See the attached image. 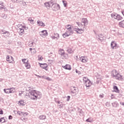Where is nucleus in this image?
Segmentation results:
<instances>
[{
  "instance_id": "nucleus-1",
  "label": "nucleus",
  "mask_w": 124,
  "mask_h": 124,
  "mask_svg": "<svg viewBox=\"0 0 124 124\" xmlns=\"http://www.w3.org/2000/svg\"><path fill=\"white\" fill-rule=\"evenodd\" d=\"M32 90V87H30L28 89H26V91H28L29 93H27L25 95L27 98H31L32 100L36 101L37 99H40L42 97V94L39 91H37L36 90Z\"/></svg>"
},
{
  "instance_id": "nucleus-2",
  "label": "nucleus",
  "mask_w": 124,
  "mask_h": 124,
  "mask_svg": "<svg viewBox=\"0 0 124 124\" xmlns=\"http://www.w3.org/2000/svg\"><path fill=\"white\" fill-rule=\"evenodd\" d=\"M111 76L112 77H115L116 80H120L122 81L123 80V77L120 75V73H118L117 70H113L111 73Z\"/></svg>"
},
{
  "instance_id": "nucleus-3",
  "label": "nucleus",
  "mask_w": 124,
  "mask_h": 124,
  "mask_svg": "<svg viewBox=\"0 0 124 124\" xmlns=\"http://www.w3.org/2000/svg\"><path fill=\"white\" fill-rule=\"evenodd\" d=\"M81 23L80 22H76L78 26V27H82V26H84V27L86 26H88V24H89V22L88 21V19L86 18H83L81 20Z\"/></svg>"
},
{
  "instance_id": "nucleus-4",
  "label": "nucleus",
  "mask_w": 124,
  "mask_h": 124,
  "mask_svg": "<svg viewBox=\"0 0 124 124\" xmlns=\"http://www.w3.org/2000/svg\"><path fill=\"white\" fill-rule=\"evenodd\" d=\"M39 34L42 37H45V36H48V32L47 30H43L39 32Z\"/></svg>"
},
{
  "instance_id": "nucleus-5",
  "label": "nucleus",
  "mask_w": 124,
  "mask_h": 124,
  "mask_svg": "<svg viewBox=\"0 0 124 124\" xmlns=\"http://www.w3.org/2000/svg\"><path fill=\"white\" fill-rule=\"evenodd\" d=\"M6 61L10 63H11L14 61V59H13L12 56L8 55L6 56Z\"/></svg>"
},
{
  "instance_id": "nucleus-6",
  "label": "nucleus",
  "mask_w": 124,
  "mask_h": 124,
  "mask_svg": "<svg viewBox=\"0 0 124 124\" xmlns=\"http://www.w3.org/2000/svg\"><path fill=\"white\" fill-rule=\"evenodd\" d=\"M96 38L100 40L101 42L103 41V39L104 38V36L102 34H98L96 35Z\"/></svg>"
},
{
  "instance_id": "nucleus-7",
  "label": "nucleus",
  "mask_w": 124,
  "mask_h": 124,
  "mask_svg": "<svg viewBox=\"0 0 124 124\" xmlns=\"http://www.w3.org/2000/svg\"><path fill=\"white\" fill-rule=\"evenodd\" d=\"M2 34H6V35L5 36V37H8L9 35H10V33L8 31H4L3 30H2L1 31Z\"/></svg>"
},
{
  "instance_id": "nucleus-8",
  "label": "nucleus",
  "mask_w": 124,
  "mask_h": 124,
  "mask_svg": "<svg viewBox=\"0 0 124 124\" xmlns=\"http://www.w3.org/2000/svg\"><path fill=\"white\" fill-rule=\"evenodd\" d=\"M84 84H85V86L86 88H90L91 86H92V82L91 80H88L87 82H85Z\"/></svg>"
},
{
  "instance_id": "nucleus-9",
  "label": "nucleus",
  "mask_w": 124,
  "mask_h": 124,
  "mask_svg": "<svg viewBox=\"0 0 124 124\" xmlns=\"http://www.w3.org/2000/svg\"><path fill=\"white\" fill-rule=\"evenodd\" d=\"M40 66L42 67V68H43V69H45L46 70H47V68L48 67V65L47 63H40Z\"/></svg>"
},
{
  "instance_id": "nucleus-10",
  "label": "nucleus",
  "mask_w": 124,
  "mask_h": 124,
  "mask_svg": "<svg viewBox=\"0 0 124 124\" xmlns=\"http://www.w3.org/2000/svg\"><path fill=\"white\" fill-rule=\"evenodd\" d=\"M17 31L19 32L20 35H22V34H24V30L23 28H17Z\"/></svg>"
},
{
  "instance_id": "nucleus-11",
  "label": "nucleus",
  "mask_w": 124,
  "mask_h": 124,
  "mask_svg": "<svg viewBox=\"0 0 124 124\" xmlns=\"http://www.w3.org/2000/svg\"><path fill=\"white\" fill-rule=\"evenodd\" d=\"M110 46L112 49H117V43H115V42H112Z\"/></svg>"
},
{
  "instance_id": "nucleus-12",
  "label": "nucleus",
  "mask_w": 124,
  "mask_h": 124,
  "mask_svg": "<svg viewBox=\"0 0 124 124\" xmlns=\"http://www.w3.org/2000/svg\"><path fill=\"white\" fill-rule=\"evenodd\" d=\"M37 23L38 26H40L41 27H45V24H44L42 21L38 20L37 21Z\"/></svg>"
},
{
  "instance_id": "nucleus-13",
  "label": "nucleus",
  "mask_w": 124,
  "mask_h": 124,
  "mask_svg": "<svg viewBox=\"0 0 124 124\" xmlns=\"http://www.w3.org/2000/svg\"><path fill=\"white\" fill-rule=\"evenodd\" d=\"M54 35H57V36H51V37L52 39H59V38H60V35L59 33H55Z\"/></svg>"
},
{
  "instance_id": "nucleus-14",
  "label": "nucleus",
  "mask_w": 124,
  "mask_h": 124,
  "mask_svg": "<svg viewBox=\"0 0 124 124\" xmlns=\"http://www.w3.org/2000/svg\"><path fill=\"white\" fill-rule=\"evenodd\" d=\"M19 3L20 6H27V4L26 3V2L24 1L23 0L19 1Z\"/></svg>"
},
{
  "instance_id": "nucleus-15",
  "label": "nucleus",
  "mask_w": 124,
  "mask_h": 124,
  "mask_svg": "<svg viewBox=\"0 0 124 124\" xmlns=\"http://www.w3.org/2000/svg\"><path fill=\"white\" fill-rule=\"evenodd\" d=\"M59 54L61 55V56H62L63 57H64V55H65V52H64V50L63 49H60L59 50Z\"/></svg>"
},
{
  "instance_id": "nucleus-16",
  "label": "nucleus",
  "mask_w": 124,
  "mask_h": 124,
  "mask_svg": "<svg viewBox=\"0 0 124 124\" xmlns=\"http://www.w3.org/2000/svg\"><path fill=\"white\" fill-rule=\"evenodd\" d=\"M71 92L72 93H76L77 92V88L75 87H72L71 89Z\"/></svg>"
},
{
  "instance_id": "nucleus-17",
  "label": "nucleus",
  "mask_w": 124,
  "mask_h": 124,
  "mask_svg": "<svg viewBox=\"0 0 124 124\" xmlns=\"http://www.w3.org/2000/svg\"><path fill=\"white\" fill-rule=\"evenodd\" d=\"M76 31H77V33H78V34H81V33H83V32H84L83 29L79 28L77 29V30H76Z\"/></svg>"
},
{
  "instance_id": "nucleus-18",
  "label": "nucleus",
  "mask_w": 124,
  "mask_h": 124,
  "mask_svg": "<svg viewBox=\"0 0 124 124\" xmlns=\"http://www.w3.org/2000/svg\"><path fill=\"white\" fill-rule=\"evenodd\" d=\"M44 5H45L46 7L47 8V9H50V7L52 6L49 2H46L44 3Z\"/></svg>"
},
{
  "instance_id": "nucleus-19",
  "label": "nucleus",
  "mask_w": 124,
  "mask_h": 124,
  "mask_svg": "<svg viewBox=\"0 0 124 124\" xmlns=\"http://www.w3.org/2000/svg\"><path fill=\"white\" fill-rule=\"evenodd\" d=\"M63 68H64V69H67V70H71V66L69 64H66L65 66H64Z\"/></svg>"
},
{
  "instance_id": "nucleus-20",
  "label": "nucleus",
  "mask_w": 124,
  "mask_h": 124,
  "mask_svg": "<svg viewBox=\"0 0 124 124\" xmlns=\"http://www.w3.org/2000/svg\"><path fill=\"white\" fill-rule=\"evenodd\" d=\"M111 104L113 107H115L116 108L119 107V103H118L117 102H114L111 103Z\"/></svg>"
},
{
  "instance_id": "nucleus-21",
  "label": "nucleus",
  "mask_w": 124,
  "mask_h": 124,
  "mask_svg": "<svg viewBox=\"0 0 124 124\" xmlns=\"http://www.w3.org/2000/svg\"><path fill=\"white\" fill-rule=\"evenodd\" d=\"M18 104L20 105V106H25V102H24V100H20L18 102Z\"/></svg>"
},
{
  "instance_id": "nucleus-22",
  "label": "nucleus",
  "mask_w": 124,
  "mask_h": 124,
  "mask_svg": "<svg viewBox=\"0 0 124 124\" xmlns=\"http://www.w3.org/2000/svg\"><path fill=\"white\" fill-rule=\"evenodd\" d=\"M119 25L120 28H124V20L120 22Z\"/></svg>"
},
{
  "instance_id": "nucleus-23",
  "label": "nucleus",
  "mask_w": 124,
  "mask_h": 124,
  "mask_svg": "<svg viewBox=\"0 0 124 124\" xmlns=\"http://www.w3.org/2000/svg\"><path fill=\"white\" fill-rule=\"evenodd\" d=\"M116 20H118V21H120L121 20H123V17H122L120 15L117 14L116 16Z\"/></svg>"
},
{
  "instance_id": "nucleus-24",
  "label": "nucleus",
  "mask_w": 124,
  "mask_h": 124,
  "mask_svg": "<svg viewBox=\"0 0 124 124\" xmlns=\"http://www.w3.org/2000/svg\"><path fill=\"white\" fill-rule=\"evenodd\" d=\"M113 90L115 93H119L120 92V91L119 90V88H118V86H113Z\"/></svg>"
},
{
  "instance_id": "nucleus-25",
  "label": "nucleus",
  "mask_w": 124,
  "mask_h": 124,
  "mask_svg": "<svg viewBox=\"0 0 124 124\" xmlns=\"http://www.w3.org/2000/svg\"><path fill=\"white\" fill-rule=\"evenodd\" d=\"M17 113L18 115H19V116H25V114H26L25 112L20 111H17Z\"/></svg>"
},
{
  "instance_id": "nucleus-26",
  "label": "nucleus",
  "mask_w": 124,
  "mask_h": 124,
  "mask_svg": "<svg viewBox=\"0 0 124 124\" xmlns=\"http://www.w3.org/2000/svg\"><path fill=\"white\" fill-rule=\"evenodd\" d=\"M51 6L53 11H57V9H56V8H57V6H56V3L52 4V6Z\"/></svg>"
},
{
  "instance_id": "nucleus-27",
  "label": "nucleus",
  "mask_w": 124,
  "mask_h": 124,
  "mask_svg": "<svg viewBox=\"0 0 124 124\" xmlns=\"http://www.w3.org/2000/svg\"><path fill=\"white\" fill-rule=\"evenodd\" d=\"M25 65L27 69H29V68H31V64H30L29 62L27 63H26Z\"/></svg>"
},
{
  "instance_id": "nucleus-28",
  "label": "nucleus",
  "mask_w": 124,
  "mask_h": 124,
  "mask_svg": "<svg viewBox=\"0 0 124 124\" xmlns=\"http://www.w3.org/2000/svg\"><path fill=\"white\" fill-rule=\"evenodd\" d=\"M9 90V93H13L15 92V89L14 88H10Z\"/></svg>"
},
{
  "instance_id": "nucleus-29",
  "label": "nucleus",
  "mask_w": 124,
  "mask_h": 124,
  "mask_svg": "<svg viewBox=\"0 0 124 124\" xmlns=\"http://www.w3.org/2000/svg\"><path fill=\"white\" fill-rule=\"evenodd\" d=\"M118 14H111V17L112 18V19H116L117 18V15Z\"/></svg>"
},
{
  "instance_id": "nucleus-30",
  "label": "nucleus",
  "mask_w": 124,
  "mask_h": 124,
  "mask_svg": "<svg viewBox=\"0 0 124 124\" xmlns=\"http://www.w3.org/2000/svg\"><path fill=\"white\" fill-rule=\"evenodd\" d=\"M6 121L4 119V117H2L0 119V123L3 124V123H6Z\"/></svg>"
},
{
  "instance_id": "nucleus-31",
  "label": "nucleus",
  "mask_w": 124,
  "mask_h": 124,
  "mask_svg": "<svg viewBox=\"0 0 124 124\" xmlns=\"http://www.w3.org/2000/svg\"><path fill=\"white\" fill-rule=\"evenodd\" d=\"M67 52H68L69 54H72V53H73V50H72V49L71 48H69L67 49Z\"/></svg>"
},
{
  "instance_id": "nucleus-32",
  "label": "nucleus",
  "mask_w": 124,
  "mask_h": 124,
  "mask_svg": "<svg viewBox=\"0 0 124 124\" xmlns=\"http://www.w3.org/2000/svg\"><path fill=\"white\" fill-rule=\"evenodd\" d=\"M40 120H45L46 119V116L45 115H40L39 116Z\"/></svg>"
},
{
  "instance_id": "nucleus-33",
  "label": "nucleus",
  "mask_w": 124,
  "mask_h": 124,
  "mask_svg": "<svg viewBox=\"0 0 124 124\" xmlns=\"http://www.w3.org/2000/svg\"><path fill=\"white\" fill-rule=\"evenodd\" d=\"M55 6H56V11L57 10H60L61 7L60 6V4L56 3Z\"/></svg>"
},
{
  "instance_id": "nucleus-34",
  "label": "nucleus",
  "mask_w": 124,
  "mask_h": 124,
  "mask_svg": "<svg viewBox=\"0 0 124 124\" xmlns=\"http://www.w3.org/2000/svg\"><path fill=\"white\" fill-rule=\"evenodd\" d=\"M22 62H23V63H27V62H29V61L27 60L26 59H22Z\"/></svg>"
},
{
  "instance_id": "nucleus-35",
  "label": "nucleus",
  "mask_w": 124,
  "mask_h": 124,
  "mask_svg": "<svg viewBox=\"0 0 124 124\" xmlns=\"http://www.w3.org/2000/svg\"><path fill=\"white\" fill-rule=\"evenodd\" d=\"M62 3L64 7H66L67 6V2L65 0H62Z\"/></svg>"
},
{
  "instance_id": "nucleus-36",
  "label": "nucleus",
  "mask_w": 124,
  "mask_h": 124,
  "mask_svg": "<svg viewBox=\"0 0 124 124\" xmlns=\"http://www.w3.org/2000/svg\"><path fill=\"white\" fill-rule=\"evenodd\" d=\"M83 81L84 82V83H86V82H87V81H89V78L87 77H83Z\"/></svg>"
},
{
  "instance_id": "nucleus-37",
  "label": "nucleus",
  "mask_w": 124,
  "mask_h": 124,
  "mask_svg": "<svg viewBox=\"0 0 124 124\" xmlns=\"http://www.w3.org/2000/svg\"><path fill=\"white\" fill-rule=\"evenodd\" d=\"M3 91L5 93H9V89H4Z\"/></svg>"
},
{
  "instance_id": "nucleus-38",
  "label": "nucleus",
  "mask_w": 124,
  "mask_h": 124,
  "mask_svg": "<svg viewBox=\"0 0 124 124\" xmlns=\"http://www.w3.org/2000/svg\"><path fill=\"white\" fill-rule=\"evenodd\" d=\"M28 21L31 22V24H34V21L31 18L28 19Z\"/></svg>"
},
{
  "instance_id": "nucleus-39",
  "label": "nucleus",
  "mask_w": 124,
  "mask_h": 124,
  "mask_svg": "<svg viewBox=\"0 0 124 124\" xmlns=\"http://www.w3.org/2000/svg\"><path fill=\"white\" fill-rule=\"evenodd\" d=\"M35 44V43H34V42H32L31 43L29 44V46L30 47H33Z\"/></svg>"
},
{
  "instance_id": "nucleus-40",
  "label": "nucleus",
  "mask_w": 124,
  "mask_h": 124,
  "mask_svg": "<svg viewBox=\"0 0 124 124\" xmlns=\"http://www.w3.org/2000/svg\"><path fill=\"white\" fill-rule=\"evenodd\" d=\"M62 36L64 37V38H65V37H67V36H68V35L66 33V32H65L62 34Z\"/></svg>"
},
{
  "instance_id": "nucleus-41",
  "label": "nucleus",
  "mask_w": 124,
  "mask_h": 124,
  "mask_svg": "<svg viewBox=\"0 0 124 124\" xmlns=\"http://www.w3.org/2000/svg\"><path fill=\"white\" fill-rule=\"evenodd\" d=\"M80 60L82 62H87V60L84 58L80 59Z\"/></svg>"
},
{
  "instance_id": "nucleus-42",
  "label": "nucleus",
  "mask_w": 124,
  "mask_h": 124,
  "mask_svg": "<svg viewBox=\"0 0 124 124\" xmlns=\"http://www.w3.org/2000/svg\"><path fill=\"white\" fill-rule=\"evenodd\" d=\"M49 3V4H50V5H51V6H53V4H54L55 3H54V2H53V0H50L49 2H48Z\"/></svg>"
},
{
  "instance_id": "nucleus-43",
  "label": "nucleus",
  "mask_w": 124,
  "mask_h": 124,
  "mask_svg": "<svg viewBox=\"0 0 124 124\" xmlns=\"http://www.w3.org/2000/svg\"><path fill=\"white\" fill-rule=\"evenodd\" d=\"M86 122L87 123H92V120H90V118H88L86 120Z\"/></svg>"
},
{
  "instance_id": "nucleus-44",
  "label": "nucleus",
  "mask_w": 124,
  "mask_h": 124,
  "mask_svg": "<svg viewBox=\"0 0 124 124\" xmlns=\"http://www.w3.org/2000/svg\"><path fill=\"white\" fill-rule=\"evenodd\" d=\"M3 6V9L4 10V11H6V12L8 11V10H7V9H6V7H5V6Z\"/></svg>"
},
{
  "instance_id": "nucleus-45",
  "label": "nucleus",
  "mask_w": 124,
  "mask_h": 124,
  "mask_svg": "<svg viewBox=\"0 0 124 124\" xmlns=\"http://www.w3.org/2000/svg\"><path fill=\"white\" fill-rule=\"evenodd\" d=\"M16 27H18V29H20L21 28L20 27H22V24H18L17 25H16Z\"/></svg>"
},
{
  "instance_id": "nucleus-46",
  "label": "nucleus",
  "mask_w": 124,
  "mask_h": 124,
  "mask_svg": "<svg viewBox=\"0 0 124 124\" xmlns=\"http://www.w3.org/2000/svg\"><path fill=\"white\" fill-rule=\"evenodd\" d=\"M69 32H70V35H71V34H72L73 33V32H74L73 31H69Z\"/></svg>"
},
{
  "instance_id": "nucleus-47",
  "label": "nucleus",
  "mask_w": 124,
  "mask_h": 124,
  "mask_svg": "<svg viewBox=\"0 0 124 124\" xmlns=\"http://www.w3.org/2000/svg\"><path fill=\"white\" fill-rule=\"evenodd\" d=\"M46 80H47V81H51L52 80V79H51L50 78L47 77L46 78Z\"/></svg>"
},
{
  "instance_id": "nucleus-48",
  "label": "nucleus",
  "mask_w": 124,
  "mask_h": 124,
  "mask_svg": "<svg viewBox=\"0 0 124 124\" xmlns=\"http://www.w3.org/2000/svg\"><path fill=\"white\" fill-rule=\"evenodd\" d=\"M13 118V117L11 116V115H9V120H12V119Z\"/></svg>"
},
{
  "instance_id": "nucleus-49",
  "label": "nucleus",
  "mask_w": 124,
  "mask_h": 124,
  "mask_svg": "<svg viewBox=\"0 0 124 124\" xmlns=\"http://www.w3.org/2000/svg\"><path fill=\"white\" fill-rule=\"evenodd\" d=\"M67 30H68V31H71V30H72V28L71 27H70L69 28H67Z\"/></svg>"
},
{
  "instance_id": "nucleus-50",
  "label": "nucleus",
  "mask_w": 124,
  "mask_h": 124,
  "mask_svg": "<svg viewBox=\"0 0 124 124\" xmlns=\"http://www.w3.org/2000/svg\"><path fill=\"white\" fill-rule=\"evenodd\" d=\"M106 106H107L108 107H109V106H110V104H109V103H108V102H107L106 103Z\"/></svg>"
},
{
  "instance_id": "nucleus-51",
  "label": "nucleus",
  "mask_w": 124,
  "mask_h": 124,
  "mask_svg": "<svg viewBox=\"0 0 124 124\" xmlns=\"http://www.w3.org/2000/svg\"><path fill=\"white\" fill-rule=\"evenodd\" d=\"M0 115H3V111L2 110H0Z\"/></svg>"
},
{
  "instance_id": "nucleus-52",
  "label": "nucleus",
  "mask_w": 124,
  "mask_h": 124,
  "mask_svg": "<svg viewBox=\"0 0 124 124\" xmlns=\"http://www.w3.org/2000/svg\"><path fill=\"white\" fill-rule=\"evenodd\" d=\"M42 60H43V58H42V57H39L38 58L39 61H42Z\"/></svg>"
},
{
  "instance_id": "nucleus-53",
  "label": "nucleus",
  "mask_w": 124,
  "mask_h": 124,
  "mask_svg": "<svg viewBox=\"0 0 124 124\" xmlns=\"http://www.w3.org/2000/svg\"><path fill=\"white\" fill-rule=\"evenodd\" d=\"M70 99V96H67V101H68Z\"/></svg>"
},
{
  "instance_id": "nucleus-54",
  "label": "nucleus",
  "mask_w": 124,
  "mask_h": 124,
  "mask_svg": "<svg viewBox=\"0 0 124 124\" xmlns=\"http://www.w3.org/2000/svg\"><path fill=\"white\" fill-rule=\"evenodd\" d=\"M46 76H42V78H41L42 79H46Z\"/></svg>"
},
{
  "instance_id": "nucleus-55",
  "label": "nucleus",
  "mask_w": 124,
  "mask_h": 124,
  "mask_svg": "<svg viewBox=\"0 0 124 124\" xmlns=\"http://www.w3.org/2000/svg\"><path fill=\"white\" fill-rule=\"evenodd\" d=\"M66 33L67 34H68V36H69V35H70V33L69 32V31L66 32Z\"/></svg>"
},
{
  "instance_id": "nucleus-56",
  "label": "nucleus",
  "mask_w": 124,
  "mask_h": 124,
  "mask_svg": "<svg viewBox=\"0 0 124 124\" xmlns=\"http://www.w3.org/2000/svg\"><path fill=\"white\" fill-rule=\"evenodd\" d=\"M99 96L101 98H103V97H104V96L103 95V94H100Z\"/></svg>"
},
{
  "instance_id": "nucleus-57",
  "label": "nucleus",
  "mask_w": 124,
  "mask_h": 124,
  "mask_svg": "<svg viewBox=\"0 0 124 124\" xmlns=\"http://www.w3.org/2000/svg\"><path fill=\"white\" fill-rule=\"evenodd\" d=\"M36 76H37V77H38V78H42V76H41L36 75Z\"/></svg>"
},
{
  "instance_id": "nucleus-58",
  "label": "nucleus",
  "mask_w": 124,
  "mask_h": 124,
  "mask_svg": "<svg viewBox=\"0 0 124 124\" xmlns=\"http://www.w3.org/2000/svg\"><path fill=\"white\" fill-rule=\"evenodd\" d=\"M24 30H26V31H27V30H29V27L25 26Z\"/></svg>"
},
{
  "instance_id": "nucleus-59",
  "label": "nucleus",
  "mask_w": 124,
  "mask_h": 124,
  "mask_svg": "<svg viewBox=\"0 0 124 124\" xmlns=\"http://www.w3.org/2000/svg\"><path fill=\"white\" fill-rule=\"evenodd\" d=\"M120 104H121V105H123V106H124V103L120 102Z\"/></svg>"
},
{
  "instance_id": "nucleus-60",
  "label": "nucleus",
  "mask_w": 124,
  "mask_h": 124,
  "mask_svg": "<svg viewBox=\"0 0 124 124\" xmlns=\"http://www.w3.org/2000/svg\"><path fill=\"white\" fill-rule=\"evenodd\" d=\"M25 27H26V26H25V25H22V26H21V28H22V29H25Z\"/></svg>"
},
{
  "instance_id": "nucleus-61",
  "label": "nucleus",
  "mask_w": 124,
  "mask_h": 124,
  "mask_svg": "<svg viewBox=\"0 0 124 124\" xmlns=\"http://www.w3.org/2000/svg\"><path fill=\"white\" fill-rule=\"evenodd\" d=\"M2 9H3V6L1 7L0 6V10H2Z\"/></svg>"
},
{
  "instance_id": "nucleus-62",
  "label": "nucleus",
  "mask_w": 124,
  "mask_h": 124,
  "mask_svg": "<svg viewBox=\"0 0 124 124\" xmlns=\"http://www.w3.org/2000/svg\"><path fill=\"white\" fill-rule=\"evenodd\" d=\"M22 93H19V96H22Z\"/></svg>"
},
{
  "instance_id": "nucleus-63",
  "label": "nucleus",
  "mask_w": 124,
  "mask_h": 124,
  "mask_svg": "<svg viewBox=\"0 0 124 124\" xmlns=\"http://www.w3.org/2000/svg\"><path fill=\"white\" fill-rule=\"evenodd\" d=\"M29 50H30V51H32V48H29Z\"/></svg>"
},
{
  "instance_id": "nucleus-64",
  "label": "nucleus",
  "mask_w": 124,
  "mask_h": 124,
  "mask_svg": "<svg viewBox=\"0 0 124 124\" xmlns=\"http://www.w3.org/2000/svg\"><path fill=\"white\" fill-rule=\"evenodd\" d=\"M76 73H78V70H76Z\"/></svg>"
}]
</instances>
